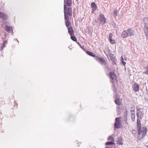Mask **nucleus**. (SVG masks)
I'll use <instances>...</instances> for the list:
<instances>
[{"label": "nucleus", "instance_id": "obj_21", "mask_svg": "<svg viewBox=\"0 0 148 148\" xmlns=\"http://www.w3.org/2000/svg\"><path fill=\"white\" fill-rule=\"evenodd\" d=\"M135 113H132L131 114V119L132 121H134L135 120Z\"/></svg>", "mask_w": 148, "mask_h": 148}, {"label": "nucleus", "instance_id": "obj_6", "mask_svg": "<svg viewBox=\"0 0 148 148\" xmlns=\"http://www.w3.org/2000/svg\"><path fill=\"white\" fill-rule=\"evenodd\" d=\"M97 19L100 22L101 24L103 25L106 23V18L103 14H100L99 17Z\"/></svg>", "mask_w": 148, "mask_h": 148}, {"label": "nucleus", "instance_id": "obj_20", "mask_svg": "<svg viewBox=\"0 0 148 148\" xmlns=\"http://www.w3.org/2000/svg\"><path fill=\"white\" fill-rule=\"evenodd\" d=\"M71 38V40L77 42V39L74 36V34H73L71 35H70Z\"/></svg>", "mask_w": 148, "mask_h": 148}, {"label": "nucleus", "instance_id": "obj_38", "mask_svg": "<svg viewBox=\"0 0 148 148\" xmlns=\"http://www.w3.org/2000/svg\"><path fill=\"white\" fill-rule=\"evenodd\" d=\"M3 43L5 45L7 43V40H4L3 41Z\"/></svg>", "mask_w": 148, "mask_h": 148}, {"label": "nucleus", "instance_id": "obj_7", "mask_svg": "<svg viewBox=\"0 0 148 148\" xmlns=\"http://www.w3.org/2000/svg\"><path fill=\"white\" fill-rule=\"evenodd\" d=\"M95 60L102 65H103V64L107 61V60H105L104 58L103 57H98L97 56H96Z\"/></svg>", "mask_w": 148, "mask_h": 148}, {"label": "nucleus", "instance_id": "obj_44", "mask_svg": "<svg viewBox=\"0 0 148 148\" xmlns=\"http://www.w3.org/2000/svg\"><path fill=\"white\" fill-rule=\"evenodd\" d=\"M131 112H135V110L134 109L133 110H131V111H130Z\"/></svg>", "mask_w": 148, "mask_h": 148}, {"label": "nucleus", "instance_id": "obj_45", "mask_svg": "<svg viewBox=\"0 0 148 148\" xmlns=\"http://www.w3.org/2000/svg\"><path fill=\"white\" fill-rule=\"evenodd\" d=\"M92 24L94 25H95V23L94 22H92Z\"/></svg>", "mask_w": 148, "mask_h": 148}, {"label": "nucleus", "instance_id": "obj_23", "mask_svg": "<svg viewBox=\"0 0 148 148\" xmlns=\"http://www.w3.org/2000/svg\"><path fill=\"white\" fill-rule=\"evenodd\" d=\"M112 62V64L114 65H117V64H116V61H117L116 59L115 58L114 59H113L112 60H111Z\"/></svg>", "mask_w": 148, "mask_h": 148}, {"label": "nucleus", "instance_id": "obj_41", "mask_svg": "<svg viewBox=\"0 0 148 148\" xmlns=\"http://www.w3.org/2000/svg\"><path fill=\"white\" fill-rule=\"evenodd\" d=\"M112 25L113 26H115L116 25V24L114 22L113 23H112Z\"/></svg>", "mask_w": 148, "mask_h": 148}, {"label": "nucleus", "instance_id": "obj_22", "mask_svg": "<svg viewBox=\"0 0 148 148\" xmlns=\"http://www.w3.org/2000/svg\"><path fill=\"white\" fill-rule=\"evenodd\" d=\"M120 96L117 93H116L115 95H114L113 96V98L114 99H116L118 98H120Z\"/></svg>", "mask_w": 148, "mask_h": 148}, {"label": "nucleus", "instance_id": "obj_8", "mask_svg": "<svg viewBox=\"0 0 148 148\" xmlns=\"http://www.w3.org/2000/svg\"><path fill=\"white\" fill-rule=\"evenodd\" d=\"M120 118L117 117L115 119V122L114 123V127L116 128H120V126L121 125L120 121Z\"/></svg>", "mask_w": 148, "mask_h": 148}, {"label": "nucleus", "instance_id": "obj_19", "mask_svg": "<svg viewBox=\"0 0 148 148\" xmlns=\"http://www.w3.org/2000/svg\"><path fill=\"white\" fill-rule=\"evenodd\" d=\"M91 7L92 9H96L97 8V5L95 2H92L91 3Z\"/></svg>", "mask_w": 148, "mask_h": 148}, {"label": "nucleus", "instance_id": "obj_13", "mask_svg": "<svg viewBox=\"0 0 148 148\" xmlns=\"http://www.w3.org/2000/svg\"><path fill=\"white\" fill-rule=\"evenodd\" d=\"M132 87L133 90L135 92H137L139 90V86L138 84L136 83H135L134 84Z\"/></svg>", "mask_w": 148, "mask_h": 148}, {"label": "nucleus", "instance_id": "obj_12", "mask_svg": "<svg viewBox=\"0 0 148 148\" xmlns=\"http://www.w3.org/2000/svg\"><path fill=\"white\" fill-rule=\"evenodd\" d=\"M69 26H67L66 25V26L68 27L67 29L68 30V33L70 35H71L73 34H74L73 29L72 26H70L71 25V23H70V25H69Z\"/></svg>", "mask_w": 148, "mask_h": 148}, {"label": "nucleus", "instance_id": "obj_43", "mask_svg": "<svg viewBox=\"0 0 148 148\" xmlns=\"http://www.w3.org/2000/svg\"><path fill=\"white\" fill-rule=\"evenodd\" d=\"M126 122L125 123V124H127V125H128V122H127H127Z\"/></svg>", "mask_w": 148, "mask_h": 148}, {"label": "nucleus", "instance_id": "obj_4", "mask_svg": "<svg viewBox=\"0 0 148 148\" xmlns=\"http://www.w3.org/2000/svg\"><path fill=\"white\" fill-rule=\"evenodd\" d=\"M136 115L137 117L140 119H143L144 115L143 108L138 107L136 108Z\"/></svg>", "mask_w": 148, "mask_h": 148}, {"label": "nucleus", "instance_id": "obj_9", "mask_svg": "<svg viewBox=\"0 0 148 148\" xmlns=\"http://www.w3.org/2000/svg\"><path fill=\"white\" fill-rule=\"evenodd\" d=\"M4 28L5 30L7 32L9 33L11 32L12 35L13 34V32L11 26L8 25H6L4 26Z\"/></svg>", "mask_w": 148, "mask_h": 148}, {"label": "nucleus", "instance_id": "obj_32", "mask_svg": "<svg viewBox=\"0 0 148 148\" xmlns=\"http://www.w3.org/2000/svg\"><path fill=\"white\" fill-rule=\"evenodd\" d=\"M132 134H133L134 135H136L137 134V131H136L134 130V129H133L132 130Z\"/></svg>", "mask_w": 148, "mask_h": 148}, {"label": "nucleus", "instance_id": "obj_29", "mask_svg": "<svg viewBox=\"0 0 148 148\" xmlns=\"http://www.w3.org/2000/svg\"><path fill=\"white\" fill-rule=\"evenodd\" d=\"M6 33L5 32L4 34L2 35V38L3 39H6L7 37V35L6 34Z\"/></svg>", "mask_w": 148, "mask_h": 148}, {"label": "nucleus", "instance_id": "obj_2", "mask_svg": "<svg viewBox=\"0 0 148 148\" xmlns=\"http://www.w3.org/2000/svg\"><path fill=\"white\" fill-rule=\"evenodd\" d=\"M142 125L140 120L137 119V128L138 133L137 139L140 140L145 137L147 132V130L145 127L141 128Z\"/></svg>", "mask_w": 148, "mask_h": 148}, {"label": "nucleus", "instance_id": "obj_47", "mask_svg": "<svg viewBox=\"0 0 148 148\" xmlns=\"http://www.w3.org/2000/svg\"><path fill=\"white\" fill-rule=\"evenodd\" d=\"M105 148H111L107 147Z\"/></svg>", "mask_w": 148, "mask_h": 148}, {"label": "nucleus", "instance_id": "obj_37", "mask_svg": "<svg viewBox=\"0 0 148 148\" xmlns=\"http://www.w3.org/2000/svg\"><path fill=\"white\" fill-rule=\"evenodd\" d=\"M112 36H113V34H112V33H110V34L109 37V40L112 39Z\"/></svg>", "mask_w": 148, "mask_h": 148}, {"label": "nucleus", "instance_id": "obj_16", "mask_svg": "<svg viewBox=\"0 0 148 148\" xmlns=\"http://www.w3.org/2000/svg\"><path fill=\"white\" fill-rule=\"evenodd\" d=\"M114 102L116 105L119 106L122 105V101L121 100L120 98L116 99L114 100Z\"/></svg>", "mask_w": 148, "mask_h": 148}, {"label": "nucleus", "instance_id": "obj_46", "mask_svg": "<svg viewBox=\"0 0 148 148\" xmlns=\"http://www.w3.org/2000/svg\"><path fill=\"white\" fill-rule=\"evenodd\" d=\"M7 23V22H3V23H4V24H6Z\"/></svg>", "mask_w": 148, "mask_h": 148}, {"label": "nucleus", "instance_id": "obj_10", "mask_svg": "<svg viewBox=\"0 0 148 148\" xmlns=\"http://www.w3.org/2000/svg\"><path fill=\"white\" fill-rule=\"evenodd\" d=\"M8 18V16L5 13L0 12V18L2 19L3 20H6Z\"/></svg>", "mask_w": 148, "mask_h": 148}, {"label": "nucleus", "instance_id": "obj_35", "mask_svg": "<svg viewBox=\"0 0 148 148\" xmlns=\"http://www.w3.org/2000/svg\"><path fill=\"white\" fill-rule=\"evenodd\" d=\"M148 20V17H146L144 18L143 19V21L144 22H147Z\"/></svg>", "mask_w": 148, "mask_h": 148}, {"label": "nucleus", "instance_id": "obj_33", "mask_svg": "<svg viewBox=\"0 0 148 148\" xmlns=\"http://www.w3.org/2000/svg\"><path fill=\"white\" fill-rule=\"evenodd\" d=\"M1 46H0L1 49H0V50L1 49L2 50L3 48H4L5 47V45L3 43L2 44H1Z\"/></svg>", "mask_w": 148, "mask_h": 148}, {"label": "nucleus", "instance_id": "obj_1", "mask_svg": "<svg viewBox=\"0 0 148 148\" xmlns=\"http://www.w3.org/2000/svg\"><path fill=\"white\" fill-rule=\"evenodd\" d=\"M64 13L65 24L67 27L70 25V22L69 16H72V10L71 6L72 4V0H64Z\"/></svg>", "mask_w": 148, "mask_h": 148}, {"label": "nucleus", "instance_id": "obj_5", "mask_svg": "<svg viewBox=\"0 0 148 148\" xmlns=\"http://www.w3.org/2000/svg\"><path fill=\"white\" fill-rule=\"evenodd\" d=\"M109 76L112 81V82L113 84L115 83H118V80L117 79V77L114 72H110L109 73Z\"/></svg>", "mask_w": 148, "mask_h": 148}, {"label": "nucleus", "instance_id": "obj_42", "mask_svg": "<svg viewBox=\"0 0 148 148\" xmlns=\"http://www.w3.org/2000/svg\"><path fill=\"white\" fill-rule=\"evenodd\" d=\"M95 23H98V22H97V20H95Z\"/></svg>", "mask_w": 148, "mask_h": 148}, {"label": "nucleus", "instance_id": "obj_26", "mask_svg": "<svg viewBox=\"0 0 148 148\" xmlns=\"http://www.w3.org/2000/svg\"><path fill=\"white\" fill-rule=\"evenodd\" d=\"M77 43L79 45L80 47L84 51H86L85 49L86 48H84V45H82L81 44H80L79 43L77 42Z\"/></svg>", "mask_w": 148, "mask_h": 148}, {"label": "nucleus", "instance_id": "obj_36", "mask_svg": "<svg viewBox=\"0 0 148 148\" xmlns=\"http://www.w3.org/2000/svg\"><path fill=\"white\" fill-rule=\"evenodd\" d=\"M122 61H121L122 63L123 64V65H124V66H125V64H126V62H124V61H123V57H122Z\"/></svg>", "mask_w": 148, "mask_h": 148}, {"label": "nucleus", "instance_id": "obj_14", "mask_svg": "<svg viewBox=\"0 0 148 148\" xmlns=\"http://www.w3.org/2000/svg\"><path fill=\"white\" fill-rule=\"evenodd\" d=\"M104 65V69L106 71H110L111 70V68L110 67V65L108 62H105L103 65Z\"/></svg>", "mask_w": 148, "mask_h": 148}, {"label": "nucleus", "instance_id": "obj_25", "mask_svg": "<svg viewBox=\"0 0 148 148\" xmlns=\"http://www.w3.org/2000/svg\"><path fill=\"white\" fill-rule=\"evenodd\" d=\"M114 144V143L112 141H110V142H108L106 143L105 144V145H112Z\"/></svg>", "mask_w": 148, "mask_h": 148}, {"label": "nucleus", "instance_id": "obj_3", "mask_svg": "<svg viewBox=\"0 0 148 148\" xmlns=\"http://www.w3.org/2000/svg\"><path fill=\"white\" fill-rule=\"evenodd\" d=\"M135 32L133 28H130L127 30L123 31L121 33V36L123 38L134 36Z\"/></svg>", "mask_w": 148, "mask_h": 148}, {"label": "nucleus", "instance_id": "obj_30", "mask_svg": "<svg viewBox=\"0 0 148 148\" xmlns=\"http://www.w3.org/2000/svg\"><path fill=\"white\" fill-rule=\"evenodd\" d=\"M109 55L110 57V59L111 60L114 58V55L113 54L110 53L109 54Z\"/></svg>", "mask_w": 148, "mask_h": 148}, {"label": "nucleus", "instance_id": "obj_31", "mask_svg": "<svg viewBox=\"0 0 148 148\" xmlns=\"http://www.w3.org/2000/svg\"><path fill=\"white\" fill-rule=\"evenodd\" d=\"M117 110V111L120 112L122 110V108L120 106H117L116 107Z\"/></svg>", "mask_w": 148, "mask_h": 148}, {"label": "nucleus", "instance_id": "obj_15", "mask_svg": "<svg viewBox=\"0 0 148 148\" xmlns=\"http://www.w3.org/2000/svg\"><path fill=\"white\" fill-rule=\"evenodd\" d=\"M117 144L119 145H123V138L121 136L118 138Z\"/></svg>", "mask_w": 148, "mask_h": 148}, {"label": "nucleus", "instance_id": "obj_39", "mask_svg": "<svg viewBox=\"0 0 148 148\" xmlns=\"http://www.w3.org/2000/svg\"><path fill=\"white\" fill-rule=\"evenodd\" d=\"M143 73L148 75V70H147L146 71L144 72Z\"/></svg>", "mask_w": 148, "mask_h": 148}, {"label": "nucleus", "instance_id": "obj_28", "mask_svg": "<svg viewBox=\"0 0 148 148\" xmlns=\"http://www.w3.org/2000/svg\"><path fill=\"white\" fill-rule=\"evenodd\" d=\"M108 140H111L113 141H114V139L111 136H110L108 138Z\"/></svg>", "mask_w": 148, "mask_h": 148}, {"label": "nucleus", "instance_id": "obj_24", "mask_svg": "<svg viewBox=\"0 0 148 148\" xmlns=\"http://www.w3.org/2000/svg\"><path fill=\"white\" fill-rule=\"evenodd\" d=\"M113 90L114 93H116L117 92V89L116 88V87L114 85V84H113Z\"/></svg>", "mask_w": 148, "mask_h": 148}, {"label": "nucleus", "instance_id": "obj_11", "mask_svg": "<svg viewBox=\"0 0 148 148\" xmlns=\"http://www.w3.org/2000/svg\"><path fill=\"white\" fill-rule=\"evenodd\" d=\"M145 26L143 28L144 32L145 34L147 39L148 36V24L145 22L144 23Z\"/></svg>", "mask_w": 148, "mask_h": 148}, {"label": "nucleus", "instance_id": "obj_34", "mask_svg": "<svg viewBox=\"0 0 148 148\" xmlns=\"http://www.w3.org/2000/svg\"><path fill=\"white\" fill-rule=\"evenodd\" d=\"M110 42L112 44H114L115 43V42L114 40H112V39L110 40Z\"/></svg>", "mask_w": 148, "mask_h": 148}, {"label": "nucleus", "instance_id": "obj_27", "mask_svg": "<svg viewBox=\"0 0 148 148\" xmlns=\"http://www.w3.org/2000/svg\"><path fill=\"white\" fill-rule=\"evenodd\" d=\"M118 12V10L116 9L114 10L113 12V14L114 15V16L115 17H116L117 16V13Z\"/></svg>", "mask_w": 148, "mask_h": 148}, {"label": "nucleus", "instance_id": "obj_17", "mask_svg": "<svg viewBox=\"0 0 148 148\" xmlns=\"http://www.w3.org/2000/svg\"><path fill=\"white\" fill-rule=\"evenodd\" d=\"M86 51L87 54L93 57H96V56L93 53L89 51Z\"/></svg>", "mask_w": 148, "mask_h": 148}, {"label": "nucleus", "instance_id": "obj_18", "mask_svg": "<svg viewBox=\"0 0 148 148\" xmlns=\"http://www.w3.org/2000/svg\"><path fill=\"white\" fill-rule=\"evenodd\" d=\"M127 111L126 110L123 114L124 120V121L125 122H127Z\"/></svg>", "mask_w": 148, "mask_h": 148}, {"label": "nucleus", "instance_id": "obj_40", "mask_svg": "<svg viewBox=\"0 0 148 148\" xmlns=\"http://www.w3.org/2000/svg\"><path fill=\"white\" fill-rule=\"evenodd\" d=\"M96 10V9H92V13H93L95 12V11Z\"/></svg>", "mask_w": 148, "mask_h": 148}]
</instances>
